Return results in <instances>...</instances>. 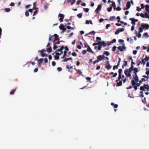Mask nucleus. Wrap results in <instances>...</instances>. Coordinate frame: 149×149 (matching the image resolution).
<instances>
[{"instance_id":"nucleus-1","label":"nucleus","mask_w":149,"mask_h":149,"mask_svg":"<svg viewBox=\"0 0 149 149\" xmlns=\"http://www.w3.org/2000/svg\"><path fill=\"white\" fill-rule=\"evenodd\" d=\"M134 73V75H133L132 79L131 81L132 84V86L136 85V83L139 81V78L137 76V73Z\"/></svg>"},{"instance_id":"nucleus-2","label":"nucleus","mask_w":149,"mask_h":149,"mask_svg":"<svg viewBox=\"0 0 149 149\" xmlns=\"http://www.w3.org/2000/svg\"><path fill=\"white\" fill-rule=\"evenodd\" d=\"M59 40L58 36L56 34H54V36H49V41H50Z\"/></svg>"},{"instance_id":"nucleus-3","label":"nucleus","mask_w":149,"mask_h":149,"mask_svg":"<svg viewBox=\"0 0 149 149\" xmlns=\"http://www.w3.org/2000/svg\"><path fill=\"white\" fill-rule=\"evenodd\" d=\"M133 70L130 69H126L124 71V73L127 77H129L130 78H132L131 73Z\"/></svg>"},{"instance_id":"nucleus-4","label":"nucleus","mask_w":149,"mask_h":149,"mask_svg":"<svg viewBox=\"0 0 149 149\" xmlns=\"http://www.w3.org/2000/svg\"><path fill=\"white\" fill-rule=\"evenodd\" d=\"M145 89L149 90V86L148 84H144L143 86H141L140 88V90H142L143 91H145Z\"/></svg>"},{"instance_id":"nucleus-5","label":"nucleus","mask_w":149,"mask_h":149,"mask_svg":"<svg viewBox=\"0 0 149 149\" xmlns=\"http://www.w3.org/2000/svg\"><path fill=\"white\" fill-rule=\"evenodd\" d=\"M141 26L143 28H145L146 30L148 29L149 28V25L148 24L144 23H142L141 24Z\"/></svg>"},{"instance_id":"nucleus-6","label":"nucleus","mask_w":149,"mask_h":149,"mask_svg":"<svg viewBox=\"0 0 149 149\" xmlns=\"http://www.w3.org/2000/svg\"><path fill=\"white\" fill-rule=\"evenodd\" d=\"M58 16L60 17L59 19V20L61 22H62L63 21V19L64 18V16L63 14H59Z\"/></svg>"},{"instance_id":"nucleus-7","label":"nucleus","mask_w":149,"mask_h":149,"mask_svg":"<svg viewBox=\"0 0 149 149\" xmlns=\"http://www.w3.org/2000/svg\"><path fill=\"white\" fill-rule=\"evenodd\" d=\"M123 45L122 46H119L118 47V49L120 50V51H123V49H126V47L125 46V44L124 43H123Z\"/></svg>"},{"instance_id":"nucleus-8","label":"nucleus","mask_w":149,"mask_h":149,"mask_svg":"<svg viewBox=\"0 0 149 149\" xmlns=\"http://www.w3.org/2000/svg\"><path fill=\"white\" fill-rule=\"evenodd\" d=\"M111 67L112 66H111L110 64L109 63V61H107V63L106 64L105 67L107 68L108 70H109L111 68Z\"/></svg>"},{"instance_id":"nucleus-9","label":"nucleus","mask_w":149,"mask_h":149,"mask_svg":"<svg viewBox=\"0 0 149 149\" xmlns=\"http://www.w3.org/2000/svg\"><path fill=\"white\" fill-rule=\"evenodd\" d=\"M44 51L45 50L44 49H42L41 51H38L39 52H40L41 53V54L42 57H44L47 56V55L45 53H44Z\"/></svg>"},{"instance_id":"nucleus-10","label":"nucleus","mask_w":149,"mask_h":149,"mask_svg":"<svg viewBox=\"0 0 149 149\" xmlns=\"http://www.w3.org/2000/svg\"><path fill=\"white\" fill-rule=\"evenodd\" d=\"M126 7L127 8H124L123 9L124 10H127L131 6V4H130V2L128 1L127 2V3L126 4Z\"/></svg>"},{"instance_id":"nucleus-11","label":"nucleus","mask_w":149,"mask_h":149,"mask_svg":"<svg viewBox=\"0 0 149 149\" xmlns=\"http://www.w3.org/2000/svg\"><path fill=\"white\" fill-rule=\"evenodd\" d=\"M59 29L62 30L63 32H64L66 31V28L64 27L63 25L61 24L59 26Z\"/></svg>"},{"instance_id":"nucleus-12","label":"nucleus","mask_w":149,"mask_h":149,"mask_svg":"<svg viewBox=\"0 0 149 149\" xmlns=\"http://www.w3.org/2000/svg\"><path fill=\"white\" fill-rule=\"evenodd\" d=\"M102 7V5L101 4H99L98 6V7L95 10V12H96V13H97L101 9Z\"/></svg>"},{"instance_id":"nucleus-13","label":"nucleus","mask_w":149,"mask_h":149,"mask_svg":"<svg viewBox=\"0 0 149 149\" xmlns=\"http://www.w3.org/2000/svg\"><path fill=\"white\" fill-rule=\"evenodd\" d=\"M102 60V55H99L97 57V60H98L99 62L100 61Z\"/></svg>"},{"instance_id":"nucleus-14","label":"nucleus","mask_w":149,"mask_h":149,"mask_svg":"<svg viewBox=\"0 0 149 149\" xmlns=\"http://www.w3.org/2000/svg\"><path fill=\"white\" fill-rule=\"evenodd\" d=\"M64 47L63 45H62L60 49H58L56 50V52H61L64 49Z\"/></svg>"},{"instance_id":"nucleus-15","label":"nucleus","mask_w":149,"mask_h":149,"mask_svg":"<svg viewBox=\"0 0 149 149\" xmlns=\"http://www.w3.org/2000/svg\"><path fill=\"white\" fill-rule=\"evenodd\" d=\"M145 7L146 11L149 13V5H146Z\"/></svg>"},{"instance_id":"nucleus-16","label":"nucleus","mask_w":149,"mask_h":149,"mask_svg":"<svg viewBox=\"0 0 149 149\" xmlns=\"http://www.w3.org/2000/svg\"><path fill=\"white\" fill-rule=\"evenodd\" d=\"M102 44V42H101V41H99L98 42H97V43L95 42L93 44V46H95L96 45H99V44Z\"/></svg>"},{"instance_id":"nucleus-17","label":"nucleus","mask_w":149,"mask_h":149,"mask_svg":"<svg viewBox=\"0 0 149 149\" xmlns=\"http://www.w3.org/2000/svg\"><path fill=\"white\" fill-rule=\"evenodd\" d=\"M122 71V69H119L118 70V73H119V77H121V73Z\"/></svg>"},{"instance_id":"nucleus-18","label":"nucleus","mask_w":149,"mask_h":149,"mask_svg":"<svg viewBox=\"0 0 149 149\" xmlns=\"http://www.w3.org/2000/svg\"><path fill=\"white\" fill-rule=\"evenodd\" d=\"M72 60V57H70L68 58H65L63 60V61L64 62H66L69 60Z\"/></svg>"},{"instance_id":"nucleus-19","label":"nucleus","mask_w":149,"mask_h":149,"mask_svg":"<svg viewBox=\"0 0 149 149\" xmlns=\"http://www.w3.org/2000/svg\"><path fill=\"white\" fill-rule=\"evenodd\" d=\"M146 62V61H145V59H142L141 61L140 62V63H141V64H143V65H144L145 64Z\"/></svg>"},{"instance_id":"nucleus-20","label":"nucleus","mask_w":149,"mask_h":149,"mask_svg":"<svg viewBox=\"0 0 149 149\" xmlns=\"http://www.w3.org/2000/svg\"><path fill=\"white\" fill-rule=\"evenodd\" d=\"M53 43L54 44H59L60 41H59V40H54L53 41Z\"/></svg>"},{"instance_id":"nucleus-21","label":"nucleus","mask_w":149,"mask_h":149,"mask_svg":"<svg viewBox=\"0 0 149 149\" xmlns=\"http://www.w3.org/2000/svg\"><path fill=\"white\" fill-rule=\"evenodd\" d=\"M133 70H134L133 73H137L139 71L138 68H134Z\"/></svg>"},{"instance_id":"nucleus-22","label":"nucleus","mask_w":149,"mask_h":149,"mask_svg":"<svg viewBox=\"0 0 149 149\" xmlns=\"http://www.w3.org/2000/svg\"><path fill=\"white\" fill-rule=\"evenodd\" d=\"M43 60V59L42 58H40L38 60V65H40L41 62Z\"/></svg>"},{"instance_id":"nucleus-23","label":"nucleus","mask_w":149,"mask_h":149,"mask_svg":"<svg viewBox=\"0 0 149 149\" xmlns=\"http://www.w3.org/2000/svg\"><path fill=\"white\" fill-rule=\"evenodd\" d=\"M122 82L121 81H119L117 83V85L118 86H120L122 85Z\"/></svg>"},{"instance_id":"nucleus-24","label":"nucleus","mask_w":149,"mask_h":149,"mask_svg":"<svg viewBox=\"0 0 149 149\" xmlns=\"http://www.w3.org/2000/svg\"><path fill=\"white\" fill-rule=\"evenodd\" d=\"M146 74L148 75H149V69L148 68H146Z\"/></svg>"},{"instance_id":"nucleus-25","label":"nucleus","mask_w":149,"mask_h":149,"mask_svg":"<svg viewBox=\"0 0 149 149\" xmlns=\"http://www.w3.org/2000/svg\"><path fill=\"white\" fill-rule=\"evenodd\" d=\"M16 91V89H14L12 90L10 92V95H13L14 94L15 92Z\"/></svg>"},{"instance_id":"nucleus-26","label":"nucleus","mask_w":149,"mask_h":149,"mask_svg":"<svg viewBox=\"0 0 149 149\" xmlns=\"http://www.w3.org/2000/svg\"><path fill=\"white\" fill-rule=\"evenodd\" d=\"M104 54L107 56H108L109 55L110 53L109 52L107 51H105L104 52Z\"/></svg>"},{"instance_id":"nucleus-27","label":"nucleus","mask_w":149,"mask_h":149,"mask_svg":"<svg viewBox=\"0 0 149 149\" xmlns=\"http://www.w3.org/2000/svg\"><path fill=\"white\" fill-rule=\"evenodd\" d=\"M47 52L49 53H50L52 51V49L51 47H49L47 49Z\"/></svg>"},{"instance_id":"nucleus-28","label":"nucleus","mask_w":149,"mask_h":149,"mask_svg":"<svg viewBox=\"0 0 149 149\" xmlns=\"http://www.w3.org/2000/svg\"><path fill=\"white\" fill-rule=\"evenodd\" d=\"M139 33H141L143 32V28H142V27H139Z\"/></svg>"},{"instance_id":"nucleus-29","label":"nucleus","mask_w":149,"mask_h":149,"mask_svg":"<svg viewBox=\"0 0 149 149\" xmlns=\"http://www.w3.org/2000/svg\"><path fill=\"white\" fill-rule=\"evenodd\" d=\"M25 15L26 17H28L29 15V13L28 10H26L25 13Z\"/></svg>"},{"instance_id":"nucleus-30","label":"nucleus","mask_w":149,"mask_h":149,"mask_svg":"<svg viewBox=\"0 0 149 149\" xmlns=\"http://www.w3.org/2000/svg\"><path fill=\"white\" fill-rule=\"evenodd\" d=\"M102 44H99L98 45V49L99 50H100L101 49L102 46Z\"/></svg>"},{"instance_id":"nucleus-31","label":"nucleus","mask_w":149,"mask_h":149,"mask_svg":"<svg viewBox=\"0 0 149 149\" xmlns=\"http://www.w3.org/2000/svg\"><path fill=\"white\" fill-rule=\"evenodd\" d=\"M4 10L6 12H9L10 10V8H5Z\"/></svg>"},{"instance_id":"nucleus-32","label":"nucleus","mask_w":149,"mask_h":149,"mask_svg":"<svg viewBox=\"0 0 149 149\" xmlns=\"http://www.w3.org/2000/svg\"><path fill=\"white\" fill-rule=\"evenodd\" d=\"M112 6L108 8H107V11L109 12H111L112 10Z\"/></svg>"},{"instance_id":"nucleus-33","label":"nucleus","mask_w":149,"mask_h":149,"mask_svg":"<svg viewBox=\"0 0 149 149\" xmlns=\"http://www.w3.org/2000/svg\"><path fill=\"white\" fill-rule=\"evenodd\" d=\"M84 10L85 12L88 13L89 11V9L88 8H84Z\"/></svg>"},{"instance_id":"nucleus-34","label":"nucleus","mask_w":149,"mask_h":149,"mask_svg":"<svg viewBox=\"0 0 149 149\" xmlns=\"http://www.w3.org/2000/svg\"><path fill=\"white\" fill-rule=\"evenodd\" d=\"M143 36H145V37H146L148 38V37L149 36L148 34V33L146 32L144 33V34L143 35Z\"/></svg>"},{"instance_id":"nucleus-35","label":"nucleus","mask_w":149,"mask_h":149,"mask_svg":"<svg viewBox=\"0 0 149 149\" xmlns=\"http://www.w3.org/2000/svg\"><path fill=\"white\" fill-rule=\"evenodd\" d=\"M87 51L89 52H90L91 51V49L89 46H88V47L87 49Z\"/></svg>"},{"instance_id":"nucleus-36","label":"nucleus","mask_w":149,"mask_h":149,"mask_svg":"<svg viewBox=\"0 0 149 149\" xmlns=\"http://www.w3.org/2000/svg\"><path fill=\"white\" fill-rule=\"evenodd\" d=\"M115 18V17L114 16L111 17H110L109 20L110 21H113V19Z\"/></svg>"},{"instance_id":"nucleus-37","label":"nucleus","mask_w":149,"mask_h":149,"mask_svg":"<svg viewBox=\"0 0 149 149\" xmlns=\"http://www.w3.org/2000/svg\"><path fill=\"white\" fill-rule=\"evenodd\" d=\"M112 6H113L114 7V9H115L116 6V5H115V3L113 1H112Z\"/></svg>"},{"instance_id":"nucleus-38","label":"nucleus","mask_w":149,"mask_h":149,"mask_svg":"<svg viewBox=\"0 0 149 149\" xmlns=\"http://www.w3.org/2000/svg\"><path fill=\"white\" fill-rule=\"evenodd\" d=\"M116 41V40L115 39H113L111 41V42L109 45H111L112 43H113L115 42Z\"/></svg>"},{"instance_id":"nucleus-39","label":"nucleus","mask_w":149,"mask_h":149,"mask_svg":"<svg viewBox=\"0 0 149 149\" xmlns=\"http://www.w3.org/2000/svg\"><path fill=\"white\" fill-rule=\"evenodd\" d=\"M130 20H133L135 22H137L138 21V20L137 19H135L134 18H130L129 19Z\"/></svg>"},{"instance_id":"nucleus-40","label":"nucleus","mask_w":149,"mask_h":149,"mask_svg":"<svg viewBox=\"0 0 149 149\" xmlns=\"http://www.w3.org/2000/svg\"><path fill=\"white\" fill-rule=\"evenodd\" d=\"M145 18H148L149 15L146 12L145 13Z\"/></svg>"},{"instance_id":"nucleus-41","label":"nucleus","mask_w":149,"mask_h":149,"mask_svg":"<svg viewBox=\"0 0 149 149\" xmlns=\"http://www.w3.org/2000/svg\"><path fill=\"white\" fill-rule=\"evenodd\" d=\"M82 14L81 13H79L77 15V17L79 18H81L82 17Z\"/></svg>"},{"instance_id":"nucleus-42","label":"nucleus","mask_w":149,"mask_h":149,"mask_svg":"<svg viewBox=\"0 0 149 149\" xmlns=\"http://www.w3.org/2000/svg\"><path fill=\"white\" fill-rule=\"evenodd\" d=\"M117 47L116 46H114L112 48V50L113 52H114L116 51V48Z\"/></svg>"},{"instance_id":"nucleus-43","label":"nucleus","mask_w":149,"mask_h":149,"mask_svg":"<svg viewBox=\"0 0 149 149\" xmlns=\"http://www.w3.org/2000/svg\"><path fill=\"white\" fill-rule=\"evenodd\" d=\"M118 68V67L117 65H114L113 67V70H115L116 69H117Z\"/></svg>"},{"instance_id":"nucleus-44","label":"nucleus","mask_w":149,"mask_h":149,"mask_svg":"<svg viewBox=\"0 0 149 149\" xmlns=\"http://www.w3.org/2000/svg\"><path fill=\"white\" fill-rule=\"evenodd\" d=\"M58 47L57 45H56L55 44H54V47H53V49L54 50L56 49Z\"/></svg>"},{"instance_id":"nucleus-45","label":"nucleus","mask_w":149,"mask_h":149,"mask_svg":"<svg viewBox=\"0 0 149 149\" xmlns=\"http://www.w3.org/2000/svg\"><path fill=\"white\" fill-rule=\"evenodd\" d=\"M130 20L132 21L131 23L132 24H133V26L135 25V22L133 20Z\"/></svg>"},{"instance_id":"nucleus-46","label":"nucleus","mask_w":149,"mask_h":149,"mask_svg":"<svg viewBox=\"0 0 149 149\" xmlns=\"http://www.w3.org/2000/svg\"><path fill=\"white\" fill-rule=\"evenodd\" d=\"M140 16L141 17H142L144 18H145V14H144L143 13H141L140 14Z\"/></svg>"},{"instance_id":"nucleus-47","label":"nucleus","mask_w":149,"mask_h":149,"mask_svg":"<svg viewBox=\"0 0 149 149\" xmlns=\"http://www.w3.org/2000/svg\"><path fill=\"white\" fill-rule=\"evenodd\" d=\"M120 32V31H119V29H118L115 32V34L116 35H117Z\"/></svg>"},{"instance_id":"nucleus-48","label":"nucleus","mask_w":149,"mask_h":149,"mask_svg":"<svg viewBox=\"0 0 149 149\" xmlns=\"http://www.w3.org/2000/svg\"><path fill=\"white\" fill-rule=\"evenodd\" d=\"M142 77L146 79H147V80H148L149 78V77L146 75H143L142 76Z\"/></svg>"},{"instance_id":"nucleus-49","label":"nucleus","mask_w":149,"mask_h":149,"mask_svg":"<svg viewBox=\"0 0 149 149\" xmlns=\"http://www.w3.org/2000/svg\"><path fill=\"white\" fill-rule=\"evenodd\" d=\"M115 9L117 11H120L121 10V8L119 7H118L116 8Z\"/></svg>"},{"instance_id":"nucleus-50","label":"nucleus","mask_w":149,"mask_h":149,"mask_svg":"<svg viewBox=\"0 0 149 149\" xmlns=\"http://www.w3.org/2000/svg\"><path fill=\"white\" fill-rule=\"evenodd\" d=\"M38 12V11L37 10H35L34 13L33 14V16L35 15H36Z\"/></svg>"},{"instance_id":"nucleus-51","label":"nucleus","mask_w":149,"mask_h":149,"mask_svg":"<svg viewBox=\"0 0 149 149\" xmlns=\"http://www.w3.org/2000/svg\"><path fill=\"white\" fill-rule=\"evenodd\" d=\"M77 73L79 74H81L82 72H81L80 70H77Z\"/></svg>"},{"instance_id":"nucleus-52","label":"nucleus","mask_w":149,"mask_h":149,"mask_svg":"<svg viewBox=\"0 0 149 149\" xmlns=\"http://www.w3.org/2000/svg\"><path fill=\"white\" fill-rule=\"evenodd\" d=\"M95 33V32H94V31H91V32H90L89 33V34H91V35H94Z\"/></svg>"},{"instance_id":"nucleus-53","label":"nucleus","mask_w":149,"mask_h":149,"mask_svg":"<svg viewBox=\"0 0 149 149\" xmlns=\"http://www.w3.org/2000/svg\"><path fill=\"white\" fill-rule=\"evenodd\" d=\"M72 56H77V54L75 52H74L72 53Z\"/></svg>"},{"instance_id":"nucleus-54","label":"nucleus","mask_w":149,"mask_h":149,"mask_svg":"<svg viewBox=\"0 0 149 149\" xmlns=\"http://www.w3.org/2000/svg\"><path fill=\"white\" fill-rule=\"evenodd\" d=\"M54 58H55V59L58 60L59 59V57L58 56H54Z\"/></svg>"},{"instance_id":"nucleus-55","label":"nucleus","mask_w":149,"mask_h":149,"mask_svg":"<svg viewBox=\"0 0 149 149\" xmlns=\"http://www.w3.org/2000/svg\"><path fill=\"white\" fill-rule=\"evenodd\" d=\"M101 40L100 37H96V41H98V40Z\"/></svg>"},{"instance_id":"nucleus-56","label":"nucleus","mask_w":149,"mask_h":149,"mask_svg":"<svg viewBox=\"0 0 149 149\" xmlns=\"http://www.w3.org/2000/svg\"><path fill=\"white\" fill-rule=\"evenodd\" d=\"M84 45L85 47H88V46H89L86 42L84 43Z\"/></svg>"},{"instance_id":"nucleus-57","label":"nucleus","mask_w":149,"mask_h":149,"mask_svg":"<svg viewBox=\"0 0 149 149\" xmlns=\"http://www.w3.org/2000/svg\"><path fill=\"white\" fill-rule=\"evenodd\" d=\"M136 10L137 11H139L141 10V9L139 7H136Z\"/></svg>"},{"instance_id":"nucleus-58","label":"nucleus","mask_w":149,"mask_h":149,"mask_svg":"<svg viewBox=\"0 0 149 149\" xmlns=\"http://www.w3.org/2000/svg\"><path fill=\"white\" fill-rule=\"evenodd\" d=\"M141 34L140 33H139L136 36H137L138 37V38H141Z\"/></svg>"},{"instance_id":"nucleus-59","label":"nucleus","mask_w":149,"mask_h":149,"mask_svg":"<svg viewBox=\"0 0 149 149\" xmlns=\"http://www.w3.org/2000/svg\"><path fill=\"white\" fill-rule=\"evenodd\" d=\"M87 52V51L86 50H84L83 51L82 53L83 54H86Z\"/></svg>"},{"instance_id":"nucleus-60","label":"nucleus","mask_w":149,"mask_h":149,"mask_svg":"<svg viewBox=\"0 0 149 149\" xmlns=\"http://www.w3.org/2000/svg\"><path fill=\"white\" fill-rule=\"evenodd\" d=\"M56 62L54 61H53L52 62V64L53 66H54L56 65Z\"/></svg>"},{"instance_id":"nucleus-61","label":"nucleus","mask_w":149,"mask_h":149,"mask_svg":"<svg viewBox=\"0 0 149 149\" xmlns=\"http://www.w3.org/2000/svg\"><path fill=\"white\" fill-rule=\"evenodd\" d=\"M57 70L58 71H61L62 70V69L61 67H58L57 68Z\"/></svg>"},{"instance_id":"nucleus-62","label":"nucleus","mask_w":149,"mask_h":149,"mask_svg":"<svg viewBox=\"0 0 149 149\" xmlns=\"http://www.w3.org/2000/svg\"><path fill=\"white\" fill-rule=\"evenodd\" d=\"M82 1L80 0H78L77 1V5H79L81 2Z\"/></svg>"},{"instance_id":"nucleus-63","label":"nucleus","mask_w":149,"mask_h":149,"mask_svg":"<svg viewBox=\"0 0 149 149\" xmlns=\"http://www.w3.org/2000/svg\"><path fill=\"white\" fill-rule=\"evenodd\" d=\"M110 26V25L109 24H107L106 26V29H108V28Z\"/></svg>"},{"instance_id":"nucleus-64","label":"nucleus","mask_w":149,"mask_h":149,"mask_svg":"<svg viewBox=\"0 0 149 149\" xmlns=\"http://www.w3.org/2000/svg\"><path fill=\"white\" fill-rule=\"evenodd\" d=\"M134 68L133 65H131V66L129 68V69H130L133 70L134 69Z\"/></svg>"}]
</instances>
